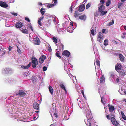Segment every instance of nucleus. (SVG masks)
<instances>
[{"label":"nucleus","mask_w":126,"mask_h":126,"mask_svg":"<svg viewBox=\"0 0 126 126\" xmlns=\"http://www.w3.org/2000/svg\"><path fill=\"white\" fill-rule=\"evenodd\" d=\"M55 55L57 57H58L60 59L61 58V56L60 55V53L59 51H57L55 53Z\"/></svg>","instance_id":"nucleus-25"},{"label":"nucleus","mask_w":126,"mask_h":126,"mask_svg":"<svg viewBox=\"0 0 126 126\" xmlns=\"http://www.w3.org/2000/svg\"><path fill=\"white\" fill-rule=\"evenodd\" d=\"M122 67V65L120 63H118L115 66V69L118 72V71L121 70Z\"/></svg>","instance_id":"nucleus-5"},{"label":"nucleus","mask_w":126,"mask_h":126,"mask_svg":"<svg viewBox=\"0 0 126 126\" xmlns=\"http://www.w3.org/2000/svg\"><path fill=\"white\" fill-rule=\"evenodd\" d=\"M110 117H115L114 114H112L111 113L110 114Z\"/></svg>","instance_id":"nucleus-39"},{"label":"nucleus","mask_w":126,"mask_h":126,"mask_svg":"<svg viewBox=\"0 0 126 126\" xmlns=\"http://www.w3.org/2000/svg\"><path fill=\"white\" fill-rule=\"evenodd\" d=\"M44 18V16H43V15L41 17H40V18H39V19H40V20H42V19H43V18Z\"/></svg>","instance_id":"nucleus-50"},{"label":"nucleus","mask_w":126,"mask_h":126,"mask_svg":"<svg viewBox=\"0 0 126 126\" xmlns=\"http://www.w3.org/2000/svg\"><path fill=\"white\" fill-rule=\"evenodd\" d=\"M54 2V3L55 4H56L57 2V0H53Z\"/></svg>","instance_id":"nucleus-49"},{"label":"nucleus","mask_w":126,"mask_h":126,"mask_svg":"<svg viewBox=\"0 0 126 126\" xmlns=\"http://www.w3.org/2000/svg\"><path fill=\"white\" fill-rule=\"evenodd\" d=\"M99 35L97 38V40L100 43L102 42V40L104 38V37L103 34L101 32L99 33Z\"/></svg>","instance_id":"nucleus-2"},{"label":"nucleus","mask_w":126,"mask_h":126,"mask_svg":"<svg viewBox=\"0 0 126 126\" xmlns=\"http://www.w3.org/2000/svg\"><path fill=\"white\" fill-rule=\"evenodd\" d=\"M69 11L70 13H71L72 11V6H71V7L70 8L69 10Z\"/></svg>","instance_id":"nucleus-40"},{"label":"nucleus","mask_w":126,"mask_h":126,"mask_svg":"<svg viewBox=\"0 0 126 126\" xmlns=\"http://www.w3.org/2000/svg\"><path fill=\"white\" fill-rule=\"evenodd\" d=\"M20 30L24 34H28L29 33L28 31L26 29L22 28V29L21 28Z\"/></svg>","instance_id":"nucleus-16"},{"label":"nucleus","mask_w":126,"mask_h":126,"mask_svg":"<svg viewBox=\"0 0 126 126\" xmlns=\"http://www.w3.org/2000/svg\"><path fill=\"white\" fill-rule=\"evenodd\" d=\"M48 50L50 51L51 52V50H52L51 48L50 47H48Z\"/></svg>","instance_id":"nucleus-52"},{"label":"nucleus","mask_w":126,"mask_h":126,"mask_svg":"<svg viewBox=\"0 0 126 126\" xmlns=\"http://www.w3.org/2000/svg\"><path fill=\"white\" fill-rule=\"evenodd\" d=\"M40 12L42 15H43L44 13L45 12V10L43 8H42L40 10Z\"/></svg>","instance_id":"nucleus-26"},{"label":"nucleus","mask_w":126,"mask_h":126,"mask_svg":"<svg viewBox=\"0 0 126 126\" xmlns=\"http://www.w3.org/2000/svg\"><path fill=\"white\" fill-rule=\"evenodd\" d=\"M114 23V20H112L108 24V26H110L113 24Z\"/></svg>","instance_id":"nucleus-27"},{"label":"nucleus","mask_w":126,"mask_h":126,"mask_svg":"<svg viewBox=\"0 0 126 126\" xmlns=\"http://www.w3.org/2000/svg\"><path fill=\"white\" fill-rule=\"evenodd\" d=\"M79 19L85 20L86 18V16L85 15H83L82 16H79Z\"/></svg>","instance_id":"nucleus-20"},{"label":"nucleus","mask_w":126,"mask_h":126,"mask_svg":"<svg viewBox=\"0 0 126 126\" xmlns=\"http://www.w3.org/2000/svg\"><path fill=\"white\" fill-rule=\"evenodd\" d=\"M50 126H55L54 124H52Z\"/></svg>","instance_id":"nucleus-59"},{"label":"nucleus","mask_w":126,"mask_h":126,"mask_svg":"<svg viewBox=\"0 0 126 126\" xmlns=\"http://www.w3.org/2000/svg\"><path fill=\"white\" fill-rule=\"evenodd\" d=\"M82 108H84V110H85V112L87 114L86 116L87 118V122L86 125L88 126H91V122L93 120V118H92L90 114V112L87 107H85L84 106H82Z\"/></svg>","instance_id":"nucleus-1"},{"label":"nucleus","mask_w":126,"mask_h":126,"mask_svg":"<svg viewBox=\"0 0 126 126\" xmlns=\"http://www.w3.org/2000/svg\"><path fill=\"white\" fill-rule=\"evenodd\" d=\"M104 10H102L101 11H99L101 13V14L100 15V16L103 15H106L107 13V11H104Z\"/></svg>","instance_id":"nucleus-23"},{"label":"nucleus","mask_w":126,"mask_h":126,"mask_svg":"<svg viewBox=\"0 0 126 126\" xmlns=\"http://www.w3.org/2000/svg\"><path fill=\"white\" fill-rule=\"evenodd\" d=\"M91 5V3H88V4L86 5V9L88 8Z\"/></svg>","instance_id":"nucleus-36"},{"label":"nucleus","mask_w":126,"mask_h":126,"mask_svg":"<svg viewBox=\"0 0 126 126\" xmlns=\"http://www.w3.org/2000/svg\"><path fill=\"white\" fill-rule=\"evenodd\" d=\"M126 0H121V1L122 2H123L125 1Z\"/></svg>","instance_id":"nucleus-60"},{"label":"nucleus","mask_w":126,"mask_h":126,"mask_svg":"<svg viewBox=\"0 0 126 126\" xmlns=\"http://www.w3.org/2000/svg\"><path fill=\"white\" fill-rule=\"evenodd\" d=\"M85 8V6L84 5L82 4L80 5L79 7V11L80 12L83 11Z\"/></svg>","instance_id":"nucleus-13"},{"label":"nucleus","mask_w":126,"mask_h":126,"mask_svg":"<svg viewBox=\"0 0 126 126\" xmlns=\"http://www.w3.org/2000/svg\"><path fill=\"white\" fill-rule=\"evenodd\" d=\"M41 20L39 19L38 21V24L40 26H42V24L41 22Z\"/></svg>","instance_id":"nucleus-33"},{"label":"nucleus","mask_w":126,"mask_h":126,"mask_svg":"<svg viewBox=\"0 0 126 126\" xmlns=\"http://www.w3.org/2000/svg\"><path fill=\"white\" fill-rule=\"evenodd\" d=\"M94 64H95L99 66L100 65L99 62L97 60L96 62L94 63Z\"/></svg>","instance_id":"nucleus-34"},{"label":"nucleus","mask_w":126,"mask_h":126,"mask_svg":"<svg viewBox=\"0 0 126 126\" xmlns=\"http://www.w3.org/2000/svg\"><path fill=\"white\" fill-rule=\"evenodd\" d=\"M108 40L107 39H105L104 41V45L105 46H107L108 45Z\"/></svg>","instance_id":"nucleus-29"},{"label":"nucleus","mask_w":126,"mask_h":126,"mask_svg":"<svg viewBox=\"0 0 126 126\" xmlns=\"http://www.w3.org/2000/svg\"><path fill=\"white\" fill-rule=\"evenodd\" d=\"M25 20L26 21H28V22H30V20L27 17H25Z\"/></svg>","instance_id":"nucleus-42"},{"label":"nucleus","mask_w":126,"mask_h":126,"mask_svg":"<svg viewBox=\"0 0 126 126\" xmlns=\"http://www.w3.org/2000/svg\"><path fill=\"white\" fill-rule=\"evenodd\" d=\"M106 30L105 29H103L102 30V32L103 33H105V31H106Z\"/></svg>","instance_id":"nucleus-55"},{"label":"nucleus","mask_w":126,"mask_h":126,"mask_svg":"<svg viewBox=\"0 0 126 126\" xmlns=\"http://www.w3.org/2000/svg\"><path fill=\"white\" fill-rule=\"evenodd\" d=\"M105 77L104 75H103L101 77L100 79V82L101 83H102L104 81H105Z\"/></svg>","instance_id":"nucleus-19"},{"label":"nucleus","mask_w":126,"mask_h":126,"mask_svg":"<svg viewBox=\"0 0 126 126\" xmlns=\"http://www.w3.org/2000/svg\"><path fill=\"white\" fill-rule=\"evenodd\" d=\"M17 95H19L21 97H24L26 94L23 90H19L18 93H16Z\"/></svg>","instance_id":"nucleus-6"},{"label":"nucleus","mask_w":126,"mask_h":126,"mask_svg":"<svg viewBox=\"0 0 126 126\" xmlns=\"http://www.w3.org/2000/svg\"><path fill=\"white\" fill-rule=\"evenodd\" d=\"M81 92L82 94H83L84 93V89H81Z\"/></svg>","instance_id":"nucleus-44"},{"label":"nucleus","mask_w":126,"mask_h":126,"mask_svg":"<svg viewBox=\"0 0 126 126\" xmlns=\"http://www.w3.org/2000/svg\"><path fill=\"white\" fill-rule=\"evenodd\" d=\"M119 56L120 60L122 62H124L125 57L121 54H119Z\"/></svg>","instance_id":"nucleus-17"},{"label":"nucleus","mask_w":126,"mask_h":126,"mask_svg":"<svg viewBox=\"0 0 126 126\" xmlns=\"http://www.w3.org/2000/svg\"><path fill=\"white\" fill-rule=\"evenodd\" d=\"M32 66L33 68L35 67L38 63L37 60L35 58H34V60L32 61Z\"/></svg>","instance_id":"nucleus-4"},{"label":"nucleus","mask_w":126,"mask_h":126,"mask_svg":"<svg viewBox=\"0 0 126 126\" xmlns=\"http://www.w3.org/2000/svg\"><path fill=\"white\" fill-rule=\"evenodd\" d=\"M121 114L122 115V118H123V119L124 120H126V117L125 115L124 112L122 111H121Z\"/></svg>","instance_id":"nucleus-22"},{"label":"nucleus","mask_w":126,"mask_h":126,"mask_svg":"<svg viewBox=\"0 0 126 126\" xmlns=\"http://www.w3.org/2000/svg\"><path fill=\"white\" fill-rule=\"evenodd\" d=\"M91 33L93 35H94V29H92L91 31Z\"/></svg>","instance_id":"nucleus-37"},{"label":"nucleus","mask_w":126,"mask_h":126,"mask_svg":"<svg viewBox=\"0 0 126 126\" xmlns=\"http://www.w3.org/2000/svg\"><path fill=\"white\" fill-rule=\"evenodd\" d=\"M54 115L55 116L56 118H57L58 117L57 114L55 112L54 113Z\"/></svg>","instance_id":"nucleus-51"},{"label":"nucleus","mask_w":126,"mask_h":126,"mask_svg":"<svg viewBox=\"0 0 126 126\" xmlns=\"http://www.w3.org/2000/svg\"><path fill=\"white\" fill-rule=\"evenodd\" d=\"M22 26V23L20 21H19L16 23V26L17 28H21Z\"/></svg>","instance_id":"nucleus-14"},{"label":"nucleus","mask_w":126,"mask_h":126,"mask_svg":"<svg viewBox=\"0 0 126 126\" xmlns=\"http://www.w3.org/2000/svg\"><path fill=\"white\" fill-rule=\"evenodd\" d=\"M80 14H79L78 12L77 11H76L75 12L74 15V16L75 17H77Z\"/></svg>","instance_id":"nucleus-31"},{"label":"nucleus","mask_w":126,"mask_h":126,"mask_svg":"<svg viewBox=\"0 0 126 126\" xmlns=\"http://www.w3.org/2000/svg\"><path fill=\"white\" fill-rule=\"evenodd\" d=\"M119 79L118 78H117L116 80V82H119Z\"/></svg>","instance_id":"nucleus-54"},{"label":"nucleus","mask_w":126,"mask_h":126,"mask_svg":"<svg viewBox=\"0 0 126 126\" xmlns=\"http://www.w3.org/2000/svg\"><path fill=\"white\" fill-rule=\"evenodd\" d=\"M34 42L35 44L39 45L40 44V41L38 37H36L34 38Z\"/></svg>","instance_id":"nucleus-9"},{"label":"nucleus","mask_w":126,"mask_h":126,"mask_svg":"<svg viewBox=\"0 0 126 126\" xmlns=\"http://www.w3.org/2000/svg\"><path fill=\"white\" fill-rule=\"evenodd\" d=\"M53 40V42H54L55 43H57V38L56 37H54L52 38Z\"/></svg>","instance_id":"nucleus-32"},{"label":"nucleus","mask_w":126,"mask_h":126,"mask_svg":"<svg viewBox=\"0 0 126 126\" xmlns=\"http://www.w3.org/2000/svg\"><path fill=\"white\" fill-rule=\"evenodd\" d=\"M0 6L2 7L7 8L8 7V5L5 2L2 1H0Z\"/></svg>","instance_id":"nucleus-10"},{"label":"nucleus","mask_w":126,"mask_h":126,"mask_svg":"<svg viewBox=\"0 0 126 126\" xmlns=\"http://www.w3.org/2000/svg\"><path fill=\"white\" fill-rule=\"evenodd\" d=\"M17 51L18 53H20V50L19 49H18Z\"/></svg>","instance_id":"nucleus-57"},{"label":"nucleus","mask_w":126,"mask_h":126,"mask_svg":"<svg viewBox=\"0 0 126 126\" xmlns=\"http://www.w3.org/2000/svg\"><path fill=\"white\" fill-rule=\"evenodd\" d=\"M120 73L122 75H124L125 74V72L123 71L121 72Z\"/></svg>","instance_id":"nucleus-53"},{"label":"nucleus","mask_w":126,"mask_h":126,"mask_svg":"<svg viewBox=\"0 0 126 126\" xmlns=\"http://www.w3.org/2000/svg\"><path fill=\"white\" fill-rule=\"evenodd\" d=\"M125 37L126 36H121L122 38L123 39L124 38H125Z\"/></svg>","instance_id":"nucleus-61"},{"label":"nucleus","mask_w":126,"mask_h":126,"mask_svg":"<svg viewBox=\"0 0 126 126\" xmlns=\"http://www.w3.org/2000/svg\"><path fill=\"white\" fill-rule=\"evenodd\" d=\"M70 54V52L66 50H64L63 52L62 55L66 57H69Z\"/></svg>","instance_id":"nucleus-7"},{"label":"nucleus","mask_w":126,"mask_h":126,"mask_svg":"<svg viewBox=\"0 0 126 126\" xmlns=\"http://www.w3.org/2000/svg\"><path fill=\"white\" fill-rule=\"evenodd\" d=\"M31 63L30 62L29 63V64L28 65L26 66H24L22 65L21 66V67L22 68L25 69H28V68L31 66Z\"/></svg>","instance_id":"nucleus-18"},{"label":"nucleus","mask_w":126,"mask_h":126,"mask_svg":"<svg viewBox=\"0 0 126 126\" xmlns=\"http://www.w3.org/2000/svg\"><path fill=\"white\" fill-rule=\"evenodd\" d=\"M70 25L72 26H73V23L72 22H70Z\"/></svg>","instance_id":"nucleus-58"},{"label":"nucleus","mask_w":126,"mask_h":126,"mask_svg":"<svg viewBox=\"0 0 126 126\" xmlns=\"http://www.w3.org/2000/svg\"><path fill=\"white\" fill-rule=\"evenodd\" d=\"M106 118L108 120H110L111 119L109 115H107Z\"/></svg>","instance_id":"nucleus-43"},{"label":"nucleus","mask_w":126,"mask_h":126,"mask_svg":"<svg viewBox=\"0 0 126 126\" xmlns=\"http://www.w3.org/2000/svg\"><path fill=\"white\" fill-rule=\"evenodd\" d=\"M59 86L60 87H61L62 89H63L65 91H66V89L65 88L63 84L60 83L59 85Z\"/></svg>","instance_id":"nucleus-24"},{"label":"nucleus","mask_w":126,"mask_h":126,"mask_svg":"<svg viewBox=\"0 0 126 126\" xmlns=\"http://www.w3.org/2000/svg\"><path fill=\"white\" fill-rule=\"evenodd\" d=\"M28 27L29 28H30L31 29L32 31H33V29L31 25H29V26H28Z\"/></svg>","instance_id":"nucleus-41"},{"label":"nucleus","mask_w":126,"mask_h":126,"mask_svg":"<svg viewBox=\"0 0 126 126\" xmlns=\"http://www.w3.org/2000/svg\"><path fill=\"white\" fill-rule=\"evenodd\" d=\"M47 69V68L46 67L44 66L43 67V70L44 71H46Z\"/></svg>","instance_id":"nucleus-38"},{"label":"nucleus","mask_w":126,"mask_h":126,"mask_svg":"<svg viewBox=\"0 0 126 126\" xmlns=\"http://www.w3.org/2000/svg\"><path fill=\"white\" fill-rule=\"evenodd\" d=\"M105 98L104 97H101V102H102L104 104V102H104L103 100L105 99Z\"/></svg>","instance_id":"nucleus-35"},{"label":"nucleus","mask_w":126,"mask_h":126,"mask_svg":"<svg viewBox=\"0 0 126 126\" xmlns=\"http://www.w3.org/2000/svg\"><path fill=\"white\" fill-rule=\"evenodd\" d=\"M105 8V7L103 5L99 6L98 11H101L102 10H104Z\"/></svg>","instance_id":"nucleus-15"},{"label":"nucleus","mask_w":126,"mask_h":126,"mask_svg":"<svg viewBox=\"0 0 126 126\" xmlns=\"http://www.w3.org/2000/svg\"><path fill=\"white\" fill-rule=\"evenodd\" d=\"M111 3V1L110 0H107L106 3V5L107 6H109Z\"/></svg>","instance_id":"nucleus-30"},{"label":"nucleus","mask_w":126,"mask_h":126,"mask_svg":"<svg viewBox=\"0 0 126 126\" xmlns=\"http://www.w3.org/2000/svg\"><path fill=\"white\" fill-rule=\"evenodd\" d=\"M13 15L15 16H17V13H13Z\"/></svg>","instance_id":"nucleus-56"},{"label":"nucleus","mask_w":126,"mask_h":126,"mask_svg":"<svg viewBox=\"0 0 126 126\" xmlns=\"http://www.w3.org/2000/svg\"><path fill=\"white\" fill-rule=\"evenodd\" d=\"M105 2L104 0H100V3L99 4L98 6H100L101 5H103Z\"/></svg>","instance_id":"nucleus-28"},{"label":"nucleus","mask_w":126,"mask_h":126,"mask_svg":"<svg viewBox=\"0 0 126 126\" xmlns=\"http://www.w3.org/2000/svg\"><path fill=\"white\" fill-rule=\"evenodd\" d=\"M46 57L45 55H42L40 57L39 59V62L41 63H43L44 60L46 59Z\"/></svg>","instance_id":"nucleus-8"},{"label":"nucleus","mask_w":126,"mask_h":126,"mask_svg":"<svg viewBox=\"0 0 126 126\" xmlns=\"http://www.w3.org/2000/svg\"><path fill=\"white\" fill-rule=\"evenodd\" d=\"M12 47H11V46H9L8 48V49L9 50V51H11V50L12 49Z\"/></svg>","instance_id":"nucleus-47"},{"label":"nucleus","mask_w":126,"mask_h":126,"mask_svg":"<svg viewBox=\"0 0 126 126\" xmlns=\"http://www.w3.org/2000/svg\"><path fill=\"white\" fill-rule=\"evenodd\" d=\"M47 7L48 8H51L52 7V6L50 4H48L47 5Z\"/></svg>","instance_id":"nucleus-48"},{"label":"nucleus","mask_w":126,"mask_h":126,"mask_svg":"<svg viewBox=\"0 0 126 126\" xmlns=\"http://www.w3.org/2000/svg\"><path fill=\"white\" fill-rule=\"evenodd\" d=\"M83 95V97H84V98H86V96H85L84 95V94H82Z\"/></svg>","instance_id":"nucleus-63"},{"label":"nucleus","mask_w":126,"mask_h":126,"mask_svg":"<svg viewBox=\"0 0 126 126\" xmlns=\"http://www.w3.org/2000/svg\"><path fill=\"white\" fill-rule=\"evenodd\" d=\"M33 108L37 110L39 109V105L37 102H34L33 105Z\"/></svg>","instance_id":"nucleus-12"},{"label":"nucleus","mask_w":126,"mask_h":126,"mask_svg":"<svg viewBox=\"0 0 126 126\" xmlns=\"http://www.w3.org/2000/svg\"><path fill=\"white\" fill-rule=\"evenodd\" d=\"M61 46L62 48V50H63L64 49V46L61 43Z\"/></svg>","instance_id":"nucleus-46"},{"label":"nucleus","mask_w":126,"mask_h":126,"mask_svg":"<svg viewBox=\"0 0 126 126\" xmlns=\"http://www.w3.org/2000/svg\"><path fill=\"white\" fill-rule=\"evenodd\" d=\"M108 106L109 107V111L111 112H113V111L114 110L115 108L112 105H111L110 104H108Z\"/></svg>","instance_id":"nucleus-11"},{"label":"nucleus","mask_w":126,"mask_h":126,"mask_svg":"<svg viewBox=\"0 0 126 126\" xmlns=\"http://www.w3.org/2000/svg\"><path fill=\"white\" fill-rule=\"evenodd\" d=\"M124 28L126 30V26H124Z\"/></svg>","instance_id":"nucleus-62"},{"label":"nucleus","mask_w":126,"mask_h":126,"mask_svg":"<svg viewBox=\"0 0 126 126\" xmlns=\"http://www.w3.org/2000/svg\"><path fill=\"white\" fill-rule=\"evenodd\" d=\"M115 117H111V121L112 124L115 126H118L119 124L117 122Z\"/></svg>","instance_id":"nucleus-3"},{"label":"nucleus","mask_w":126,"mask_h":126,"mask_svg":"<svg viewBox=\"0 0 126 126\" xmlns=\"http://www.w3.org/2000/svg\"><path fill=\"white\" fill-rule=\"evenodd\" d=\"M50 5H51L52 6V7L54 6V4H50Z\"/></svg>","instance_id":"nucleus-64"},{"label":"nucleus","mask_w":126,"mask_h":126,"mask_svg":"<svg viewBox=\"0 0 126 126\" xmlns=\"http://www.w3.org/2000/svg\"><path fill=\"white\" fill-rule=\"evenodd\" d=\"M49 90L50 93L52 95H53V90L51 86H50L49 87Z\"/></svg>","instance_id":"nucleus-21"},{"label":"nucleus","mask_w":126,"mask_h":126,"mask_svg":"<svg viewBox=\"0 0 126 126\" xmlns=\"http://www.w3.org/2000/svg\"><path fill=\"white\" fill-rule=\"evenodd\" d=\"M122 3H120L118 5V8H120L121 7V6L122 5Z\"/></svg>","instance_id":"nucleus-45"}]
</instances>
